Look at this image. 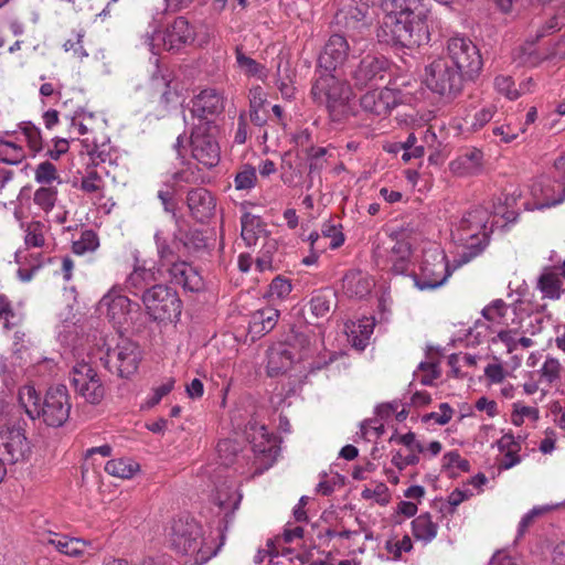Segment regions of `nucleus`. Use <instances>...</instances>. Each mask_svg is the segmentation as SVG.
<instances>
[{
  "label": "nucleus",
  "instance_id": "nucleus-1",
  "mask_svg": "<svg viewBox=\"0 0 565 565\" xmlns=\"http://www.w3.org/2000/svg\"><path fill=\"white\" fill-rule=\"evenodd\" d=\"M17 405L29 419L42 417L45 425L55 428L66 423L72 407L67 387L62 384L51 386L42 403L35 388L24 385L19 390Z\"/></svg>",
  "mask_w": 565,
  "mask_h": 565
},
{
  "label": "nucleus",
  "instance_id": "nucleus-2",
  "mask_svg": "<svg viewBox=\"0 0 565 565\" xmlns=\"http://www.w3.org/2000/svg\"><path fill=\"white\" fill-rule=\"evenodd\" d=\"M384 11L385 15L376 31L380 43L396 49H415L428 44L430 33L426 22L427 17Z\"/></svg>",
  "mask_w": 565,
  "mask_h": 565
},
{
  "label": "nucleus",
  "instance_id": "nucleus-3",
  "mask_svg": "<svg viewBox=\"0 0 565 565\" xmlns=\"http://www.w3.org/2000/svg\"><path fill=\"white\" fill-rule=\"evenodd\" d=\"M489 212L477 206L466 212L452 231L454 237L463 245V249L455 258V268L468 264L479 256L488 246L492 230H487Z\"/></svg>",
  "mask_w": 565,
  "mask_h": 565
},
{
  "label": "nucleus",
  "instance_id": "nucleus-4",
  "mask_svg": "<svg viewBox=\"0 0 565 565\" xmlns=\"http://www.w3.org/2000/svg\"><path fill=\"white\" fill-rule=\"evenodd\" d=\"M25 427L21 406L0 398V457L9 463L23 460L30 452Z\"/></svg>",
  "mask_w": 565,
  "mask_h": 565
},
{
  "label": "nucleus",
  "instance_id": "nucleus-5",
  "mask_svg": "<svg viewBox=\"0 0 565 565\" xmlns=\"http://www.w3.org/2000/svg\"><path fill=\"white\" fill-rule=\"evenodd\" d=\"M153 239L160 267L168 274L169 282L181 287L184 292L204 291L205 281L200 270L188 258L175 257L163 232L157 231Z\"/></svg>",
  "mask_w": 565,
  "mask_h": 565
},
{
  "label": "nucleus",
  "instance_id": "nucleus-6",
  "mask_svg": "<svg viewBox=\"0 0 565 565\" xmlns=\"http://www.w3.org/2000/svg\"><path fill=\"white\" fill-rule=\"evenodd\" d=\"M350 83L335 75V71L316 67L311 83L310 97L317 105H324L333 115L350 99Z\"/></svg>",
  "mask_w": 565,
  "mask_h": 565
},
{
  "label": "nucleus",
  "instance_id": "nucleus-7",
  "mask_svg": "<svg viewBox=\"0 0 565 565\" xmlns=\"http://www.w3.org/2000/svg\"><path fill=\"white\" fill-rule=\"evenodd\" d=\"M423 77V83L431 93L447 100L461 95L466 83L470 82L441 56L425 66Z\"/></svg>",
  "mask_w": 565,
  "mask_h": 565
},
{
  "label": "nucleus",
  "instance_id": "nucleus-8",
  "mask_svg": "<svg viewBox=\"0 0 565 565\" xmlns=\"http://www.w3.org/2000/svg\"><path fill=\"white\" fill-rule=\"evenodd\" d=\"M150 320L158 323L177 322L182 312V300L178 291L169 285L159 284L146 291L141 299Z\"/></svg>",
  "mask_w": 565,
  "mask_h": 565
},
{
  "label": "nucleus",
  "instance_id": "nucleus-9",
  "mask_svg": "<svg viewBox=\"0 0 565 565\" xmlns=\"http://www.w3.org/2000/svg\"><path fill=\"white\" fill-rule=\"evenodd\" d=\"M195 28L184 17H177L163 30H154L147 35V43L153 54L161 50L178 53L195 40Z\"/></svg>",
  "mask_w": 565,
  "mask_h": 565
},
{
  "label": "nucleus",
  "instance_id": "nucleus-10",
  "mask_svg": "<svg viewBox=\"0 0 565 565\" xmlns=\"http://www.w3.org/2000/svg\"><path fill=\"white\" fill-rule=\"evenodd\" d=\"M470 82L476 81L483 66L478 46L467 36L456 35L447 40L446 54L441 56Z\"/></svg>",
  "mask_w": 565,
  "mask_h": 565
},
{
  "label": "nucleus",
  "instance_id": "nucleus-11",
  "mask_svg": "<svg viewBox=\"0 0 565 565\" xmlns=\"http://www.w3.org/2000/svg\"><path fill=\"white\" fill-rule=\"evenodd\" d=\"M172 548L182 555L195 554V563L201 565L213 557L220 546L213 552L203 551V529L193 519H179L172 525Z\"/></svg>",
  "mask_w": 565,
  "mask_h": 565
},
{
  "label": "nucleus",
  "instance_id": "nucleus-12",
  "mask_svg": "<svg viewBox=\"0 0 565 565\" xmlns=\"http://www.w3.org/2000/svg\"><path fill=\"white\" fill-rule=\"evenodd\" d=\"M391 67L392 63L385 56L366 54L356 64L349 65L343 75L348 76L358 89L376 88L385 81Z\"/></svg>",
  "mask_w": 565,
  "mask_h": 565
},
{
  "label": "nucleus",
  "instance_id": "nucleus-13",
  "mask_svg": "<svg viewBox=\"0 0 565 565\" xmlns=\"http://www.w3.org/2000/svg\"><path fill=\"white\" fill-rule=\"evenodd\" d=\"M451 275L447 255L436 248L424 253L418 273L412 278L419 290H431L443 286Z\"/></svg>",
  "mask_w": 565,
  "mask_h": 565
},
{
  "label": "nucleus",
  "instance_id": "nucleus-14",
  "mask_svg": "<svg viewBox=\"0 0 565 565\" xmlns=\"http://www.w3.org/2000/svg\"><path fill=\"white\" fill-rule=\"evenodd\" d=\"M412 243L405 237L391 235L387 241L377 245L374 258L377 266L387 268L396 275H405L412 264Z\"/></svg>",
  "mask_w": 565,
  "mask_h": 565
},
{
  "label": "nucleus",
  "instance_id": "nucleus-15",
  "mask_svg": "<svg viewBox=\"0 0 565 565\" xmlns=\"http://www.w3.org/2000/svg\"><path fill=\"white\" fill-rule=\"evenodd\" d=\"M217 126H191L190 147L194 160L206 169L216 167L221 159V148L217 141Z\"/></svg>",
  "mask_w": 565,
  "mask_h": 565
},
{
  "label": "nucleus",
  "instance_id": "nucleus-16",
  "mask_svg": "<svg viewBox=\"0 0 565 565\" xmlns=\"http://www.w3.org/2000/svg\"><path fill=\"white\" fill-rule=\"evenodd\" d=\"M105 367L121 379H129L134 375L141 361L139 345L130 339L121 338L115 348H108L105 354Z\"/></svg>",
  "mask_w": 565,
  "mask_h": 565
},
{
  "label": "nucleus",
  "instance_id": "nucleus-17",
  "mask_svg": "<svg viewBox=\"0 0 565 565\" xmlns=\"http://www.w3.org/2000/svg\"><path fill=\"white\" fill-rule=\"evenodd\" d=\"M70 383L75 393L92 405H98L105 397V386L98 373L86 362L73 366Z\"/></svg>",
  "mask_w": 565,
  "mask_h": 565
},
{
  "label": "nucleus",
  "instance_id": "nucleus-18",
  "mask_svg": "<svg viewBox=\"0 0 565 565\" xmlns=\"http://www.w3.org/2000/svg\"><path fill=\"white\" fill-rule=\"evenodd\" d=\"M369 13L370 7L367 3L352 0V3L338 10L334 15V24L345 36L356 42L363 38L371 26Z\"/></svg>",
  "mask_w": 565,
  "mask_h": 565
},
{
  "label": "nucleus",
  "instance_id": "nucleus-19",
  "mask_svg": "<svg viewBox=\"0 0 565 565\" xmlns=\"http://www.w3.org/2000/svg\"><path fill=\"white\" fill-rule=\"evenodd\" d=\"M204 232L192 226H182L177 222V228L173 232L172 241L169 247L181 258H200L209 250V242Z\"/></svg>",
  "mask_w": 565,
  "mask_h": 565
},
{
  "label": "nucleus",
  "instance_id": "nucleus-20",
  "mask_svg": "<svg viewBox=\"0 0 565 565\" xmlns=\"http://www.w3.org/2000/svg\"><path fill=\"white\" fill-rule=\"evenodd\" d=\"M224 97L214 88H205L193 96L189 103L191 114V126L203 125L216 126L215 118L224 111Z\"/></svg>",
  "mask_w": 565,
  "mask_h": 565
},
{
  "label": "nucleus",
  "instance_id": "nucleus-21",
  "mask_svg": "<svg viewBox=\"0 0 565 565\" xmlns=\"http://www.w3.org/2000/svg\"><path fill=\"white\" fill-rule=\"evenodd\" d=\"M349 54L350 45L347 36L338 32L333 33L326 42L316 67L335 72L338 70L348 71Z\"/></svg>",
  "mask_w": 565,
  "mask_h": 565
},
{
  "label": "nucleus",
  "instance_id": "nucleus-22",
  "mask_svg": "<svg viewBox=\"0 0 565 565\" xmlns=\"http://www.w3.org/2000/svg\"><path fill=\"white\" fill-rule=\"evenodd\" d=\"M130 299L122 295L120 290L111 288L97 305V311L100 315L106 316L108 321L113 323L115 328L122 327L131 311Z\"/></svg>",
  "mask_w": 565,
  "mask_h": 565
},
{
  "label": "nucleus",
  "instance_id": "nucleus-23",
  "mask_svg": "<svg viewBox=\"0 0 565 565\" xmlns=\"http://www.w3.org/2000/svg\"><path fill=\"white\" fill-rule=\"evenodd\" d=\"M360 534L359 531L345 530L343 527H324L317 531L316 536L320 544L330 547L328 555L354 554L352 541Z\"/></svg>",
  "mask_w": 565,
  "mask_h": 565
},
{
  "label": "nucleus",
  "instance_id": "nucleus-24",
  "mask_svg": "<svg viewBox=\"0 0 565 565\" xmlns=\"http://www.w3.org/2000/svg\"><path fill=\"white\" fill-rule=\"evenodd\" d=\"M186 205L190 215L195 221L204 223L214 215L216 201L207 189L193 188L186 194Z\"/></svg>",
  "mask_w": 565,
  "mask_h": 565
},
{
  "label": "nucleus",
  "instance_id": "nucleus-25",
  "mask_svg": "<svg viewBox=\"0 0 565 565\" xmlns=\"http://www.w3.org/2000/svg\"><path fill=\"white\" fill-rule=\"evenodd\" d=\"M41 542L53 545L60 553L75 558L82 557L84 555V547L90 545V541L85 539L73 537L51 531L43 534Z\"/></svg>",
  "mask_w": 565,
  "mask_h": 565
},
{
  "label": "nucleus",
  "instance_id": "nucleus-26",
  "mask_svg": "<svg viewBox=\"0 0 565 565\" xmlns=\"http://www.w3.org/2000/svg\"><path fill=\"white\" fill-rule=\"evenodd\" d=\"M157 280L154 267L147 268L143 264L135 265L132 271L126 278L125 287L130 294L142 299L146 291L152 288V286L159 285Z\"/></svg>",
  "mask_w": 565,
  "mask_h": 565
},
{
  "label": "nucleus",
  "instance_id": "nucleus-27",
  "mask_svg": "<svg viewBox=\"0 0 565 565\" xmlns=\"http://www.w3.org/2000/svg\"><path fill=\"white\" fill-rule=\"evenodd\" d=\"M294 364V354L285 345L271 347L267 352V375L270 377L286 373Z\"/></svg>",
  "mask_w": 565,
  "mask_h": 565
},
{
  "label": "nucleus",
  "instance_id": "nucleus-28",
  "mask_svg": "<svg viewBox=\"0 0 565 565\" xmlns=\"http://www.w3.org/2000/svg\"><path fill=\"white\" fill-rule=\"evenodd\" d=\"M482 158L481 150L468 149L450 162V169L459 175L475 174L481 167Z\"/></svg>",
  "mask_w": 565,
  "mask_h": 565
},
{
  "label": "nucleus",
  "instance_id": "nucleus-29",
  "mask_svg": "<svg viewBox=\"0 0 565 565\" xmlns=\"http://www.w3.org/2000/svg\"><path fill=\"white\" fill-rule=\"evenodd\" d=\"M367 92L361 97V107L371 114L376 116H385L392 109L388 99L391 98V90L376 92L375 88Z\"/></svg>",
  "mask_w": 565,
  "mask_h": 565
},
{
  "label": "nucleus",
  "instance_id": "nucleus-30",
  "mask_svg": "<svg viewBox=\"0 0 565 565\" xmlns=\"http://www.w3.org/2000/svg\"><path fill=\"white\" fill-rule=\"evenodd\" d=\"M266 231V223L260 216L245 212L241 216V236L246 246L256 245L260 235Z\"/></svg>",
  "mask_w": 565,
  "mask_h": 565
},
{
  "label": "nucleus",
  "instance_id": "nucleus-31",
  "mask_svg": "<svg viewBox=\"0 0 565 565\" xmlns=\"http://www.w3.org/2000/svg\"><path fill=\"white\" fill-rule=\"evenodd\" d=\"M536 288L543 299L558 300L563 290V281L557 271L545 269L537 278Z\"/></svg>",
  "mask_w": 565,
  "mask_h": 565
},
{
  "label": "nucleus",
  "instance_id": "nucleus-32",
  "mask_svg": "<svg viewBox=\"0 0 565 565\" xmlns=\"http://www.w3.org/2000/svg\"><path fill=\"white\" fill-rule=\"evenodd\" d=\"M343 289L350 297L364 298L372 289V282L362 271L351 270L343 277Z\"/></svg>",
  "mask_w": 565,
  "mask_h": 565
},
{
  "label": "nucleus",
  "instance_id": "nucleus-33",
  "mask_svg": "<svg viewBox=\"0 0 565 565\" xmlns=\"http://www.w3.org/2000/svg\"><path fill=\"white\" fill-rule=\"evenodd\" d=\"M412 534L415 540L423 542L425 545L430 543L438 533V524L433 521L430 513L425 512L413 519Z\"/></svg>",
  "mask_w": 565,
  "mask_h": 565
},
{
  "label": "nucleus",
  "instance_id": "nucleus-34",
  "mask_svg": "<svg viewBox=\"0 0 565 565\" xmlns=\"http://www.w3.org/2000/svg\"><path fill=\"white\" fill-rule=\"evenodd\" d=\"M335 303V292L331 288H321L311 294L308 302L310 312L317 319L324 318Z\"/></svg>",
  "mask_w": 565,
  "mask_h": 565
},
{
  "label": "nucleus",
  "instance_id": "nucleus-35",
  "mask_svg": "<svg viewBox=\"0 0 565 565\" xmlns=\"http://www.w3.org/2000/svg\"><path fill=\"white\" fill-rule=\"evenodd\" d=\"M279 310L273 307H265L255 311L252 316L250 331L255 334L270 332L279 319Z\"/></svg>",
  "mask_w": 565,
  "mask_h": 565
},
{
  "label": "nucleus",
  "instance_id": "nucleus-36",
  "mask_svg": "<svg viewBox=\"0 0 565 565\" xmlns=\"http://www.w3.org/2000/svg\"><path fill=\"white\" fill-rule=\"evenodd\" d=\"M383 8L397 13L406 12L414 17H427L429 12L423 0H384Z\"/></svg>",
  "mask_w": 565,
  "mask_h": 565
},
{
  "label": "nucleus",
  "instance_id": "nucleus-37",
  "mask_svg": "<svg viewBox=\"0 0 565 565\" xmlns=\"http://www.w3.org/2000/svg\"><path fill=\"white\" fill-rule=\"evenodd\" d=\"M374 320L364 318L354 322L350 330V340L352 347L358 350H364L374 330Z\"/></svg>",
  "mask_w": 565,
  "mask_h": 565
},
{
  "label": "nucleus",
  "instance_id": "nucleus-38",
  "mask_svg": "<svg viewBox=\"0 0 565 565\" xmlns=\"http://www.w3.org/2000/svg\"><path fill=\"white\" fill-rule=\"evenodd\" d=\"M236 64L238 68L249 77L265 79L267 77V70L265 65L258 63L254 58L247 56L242 46L235 49Z\"/></svg>",
  "mask_w": 565,
  "mask_h": 565
},
{
  "label": "nucleus",
  "instance_id": "nucleus-39",
  "mask_svg": "<svg viewBox=\"0 0 565 565\" xmlns=\"http://www.w3.org/2000/svg\"><path fill=\"white\" fill-rule=\"evenodd\" d=\"M182 168L171 173V186H181L182 184H195L202 181L201 169L191 162L182 160Z\"/></svg>",
  "mask_w": 565,
  "mask_h": 565
},
{
  "label": "nucleus",
  "instance_id": "nucleus-40",
  "mask_svg": "<svg viewBox=\"0 0 565 565\" xmlns=\"http://www.w3.org/2000/svg\"><path fill=\"white\" fill-rule=\"evenodd\" d=\"M140 466L138 462L130 458H117L108 460L105 465V471L114 477L121 479H129L139 471Z\"/></svg>",
  "mask_w": 565,
  "mask_h": 565
},
{
  "label": "nucleus",
  "instance_id": "nucleus-41",
  "mask_svg": "<svg viewBox=\"0 0 565 565\" xmlns=\"http://www.w3.org/2000/svg\"><path fill=\"white\" fill-rule=\"evenodd\" d=\"M247 439L254 444V450L265 452L266 448L263 446L264 441H269V433L265 425H259L256 422L249 420L246 426Z\"/></svg>",
  "mask_w": 565,
  "mask_h": 565
},
{
  "label": "nucleus",
  "instance_id": "nucleus-42",
  "mask_svg": "<svg viewBox=\"0 0 565 565\" xmlns=\"http://www.w3.org/2000/svg\"><path fill=\"white\" fill-rule=\"evenodd\" d=\"M24 150L12 141L0 140V161L7 164H19L24 159Z\"/></svg>",
  "mask_w": 565,
  "mask_h": 565
},
{
  "label": "nucleus",
  "instance_id": "nucleus-43",
  "mask_svg": "<svg viewBox=\"0 0 565 565\" xmlns=\"http://www.w3.org/2000/svg\"><path fill=\"white\" fill-rule=\"evenodd\" d=\"M33 201L45 213L51 212L57 201V189L55 186H41L34 192Z\"/></svg>",
  "mask_w": 565,
  "mask_h": 565
},
{
  "label": "nucleus",
  "instance_id": "nucleus-44",
  "mask_svg": "<svg viewBox=\"0 0 565 565\" xmlns=\"http://www.w3.org/2000/svg\"><path fill=\"white\" fill-rule=\"evenodd\" d=\"M99 246V238L95 231L85 230L79 239L74 241L72 250L76 255H84L87 252H94Z\"/></svg>",
  "mask_w": 565,
  "mask_h": 565
},
{
  "label": "nucleus",
  "instance_id": "nucleus-45",
  "mask_svg": "<svg viewBox=\"0 0 565 565\" xmlns=\"http://www.w3.org/2000/svg\"><path fill=\"white\" fill-rule=\"evenodd\" d=\"M34 179L38 183L47 186H51L54 181L61 183L57 169L51 161H43L36 166Z\"/></svg>",
  "mask_w": 565,
  "mask_h": 565
},
{
  "label": "nucleus",
  "instance_id": "nucleus-46",
  "mask_svg": "<svg viewBox=\"0 0 565 565\" xmlns=\"http://www.w3.org/2000/svg\"><path fill=\"white\" fill-rule=\"evenodd\" d=\"M565 25V10L557 11L542 26L536 30L535 41L559 31Z\"/></svg>",
  "mask_w": 565,
  "mask_h": 565
},
{
  "label": "nucleus",
  "instance_id": "nucleus-47",
  "mask_svg": "<svg viewBox=\"0 0 565 565\" xmlns=\"http://www.w3.org/2000/svg\"><path fill=\"white\" fill-rule=\"evenodd\" d=\"M20 129L25 137L29 148L34 152L41 151L43 145L40 128L31 121H23L20 124Z\"/></svg>",
  "mask_w": 565,
  "mask_h": 565
},
{
  "label": "nucleus",
  "instance_id": "nucleus-48",
  "mask_svg": "<svg viewBox=\"0 0 565 565\" xmlns=\"http://www.w3.org/2000/svg\"><path fill=\"white\" fill-rule=\"evenodd\" d=\"M44 242V224L39 221L29 223L25 228V245L28 247H42Z\"/></svg>",
  "mask_w": 565,
  "mask_h": 565
},
{
  "label": "nucleus",
  "instance_id": "nucleus-49",
  "mask_svg": "<svg viewBox=\"0 0 565 565\" xmlns=\"http://www.w3.org/2000/svg\"><path fill=\"white\" fill-rule=\"evenodd\" d=\"M306 152L309 161V174L319 173L324 167L328 148L310 145Z\"/></svg>",
  "mask_w": 565,
  "mask_h": 565
},
{
  "label": "nucleus",
  "instance_id": "nucleus-50",
  "mask_svg": "<svg viewBox=\"0 0 565 565\" xmlns=\"http://www.w3.org/2000/svg\"><path fill=\"white\" fill-rule=\"evenodd\" d=\"M291 290L292 286L290 279L279 275L275 277L269 284L267 295L270 298L282 300L289 296Z\"/></svg>",
  "mask_w": 565,
  "mask_h": 565
},
{
  "label": "nucleus",
  "instance_id": "nucleus-51",
  "mask_svg": "<svg viewBox=\"0 0 565 565\" xmlns=\"http://www.w3.org/2000/svg\"><path fill=\"white\" fill-rule=\"evenodd\" d=\"M494 87L499 94L504 95L510 100L518 99L521 92L515 88L514 81L508 75H498L494 78Z\"/></svg>",
  "mask_w": 565,
  "mask_h": 565
},
{
  "label": "nucleus",
  "instance_id": "nucleus-52",
  "mask_svg": "<svg viewBox=\"0 0 565 565\" xmlns=\"http://www.w3.org/2000/svg\"><path fill=\"white\" fill-rule=\"evenodd\" d=\"M508 305L502 299H495L482 309V317L492 323H500L505 316Z\"/></svg>",
  "mask_w": 565,
  "mask_h": 565
},
{
  "label": "nucleus",
  "instance_id": "nucleus-53",
  "mask_svg": "<svg viewBox=\"0 0 565 565\" xmlns=\"http://www.w3.org/2000/svg\"><path fill=\"white\" fill-rule=\"evenodd\" d=\"M342 226L332 224L330 222L323 223L321 227L322 239L330 238L329 247L332 249L339 248L344 243V235L341 232Z\"/></svg>",
  "mask_w": 565,
  "mask_h": 565
},
{
  "label": "nucleus",
  "instance_id": "nucleus-54",
  "mask_svg": "<svg viewBox=\"0 0 565 565\" xmlns=\"http://www.w3.org/2000/svg\"><path fill=\"white\" fill-rule=\"evenodd\" d=\"M385 550L392 555L394 561H398L402 554L408 553L413 550V542L408 535H404L402 540H387L385 542Z\"/></svg>",
  "mask_w": 565,
  "mask_h": 565
},
{
  "label": "nucleus",
  "instance_id": "nucleus-55",
  "mask_svg": "<svg viewBox=\"0 0 565 565\" xmlns=\"http://www.w3.org/2000/svg\"><path fill=\"white\" fill-rule=\"evenodd\" d=\"M277 249V243L270 238L263 245L258 257L256 258V267L259 271L271 268L273 255Z\"/></svg>",
  "mask_w": 565,
  "mask_h": 565
},
{
  "label": "nucleus",
  "instance_id": "nucleus-56",
  "mask_svg": "<svg viewBox=\"0 0 565 565\" xmlns=\"http://www.w3.org/2000/svg\"><path fill=\"white\" fill-rule=\"evenodd\" d=\"M257 181L256 170L252 166H245L244 169L236 173L234 184L236 190H250Z\"/></svg>",
  "mask_w": 565,
  "mask_h": 565
},
{
  "label": "nucleus",
  "instance_id": "nucleus-57",
  "mask_svg": "<svg viewBox=\"0 0 565 565\" xmlns=\"http://www.w3.org/2000/svg\"><path fill=\"white\" fill-rule=\"evenodd\" d=\"M562 365L555 358L548 356L543 363L540 373L542 379L548 384H553L561 379Z\"/></svg>",
  "mask_w": 565,
  "mask_h": 565
},
{
  "label": "nucleus",
  "instance_id": "nucleus-58",
  "mask_svg": "<svg viewBox=\"0 0 565 565\" xmlns=\"http://www.w3.org/2000/svg\"><path fill=\"white\" fill-rule=\"evenodd\" d=\"M497 113V106L494 105H487L482 107L481 109L477 110L471 119L470 128L472 131H478L482 129L490 120L493 118V116Z\"/></svg>",
  "mask_w": 565,
  "mask_h": 565
},
{
  "label": "nucleus",
  "instance_id": "nucleus-59",
  "mask_svg": "<svg viewBox=\"0 0 565 565\" xmlns=\"http://www.w3.org/2000/svg\"><path fill=\"white\" fill-rule=\"evenodd\" d=\"M390 443H395L397 445H402L406 448L407 451H424V445L416 439V435L413 431H408L404 435H398L395 431L388 439Z\"/></svg>",
  "mask_w": 565,
  "mask_h": 565
},
{
  "label": "nucleus",
  "instance_id": "nucleus-60",
  "mask_svg": "<svg viewBox=\"0 0 565 565\" xmlns=\"http://www.w3.org/2000/svg\"><path fill=\"white\" fill-rule=\"evenodd\" d=\"M440 414L436 412H431L428 414H425L422 417L423 423H428L430 420H434L436 424L444 426L448 424L451 420L454 409L448 403H441L439 405Z\"/></svg>",
  "mask_w": 565,
  "mask_h": 565
},
{
  "label": "nucleus",
  "instance_id": "nucleus-61",
  "mask_svg": "<svg viewBox=\"0 0 565 565\" xmlns=\"http://www.w3.org/2000/svg\"><path fill=\"white\" fill-rule=\"evenodd\" d=\"M456 467L460 471L468 472L470 470V462L462 459L457 450L446 452L443 457V468L448 470Z\"/></svg>",
  "mask_w": 565,
  "mask_h": 565
},
{
  "label": "nucleus",
  "instance_id": "nucleus-62",
  "mask_svg": "<svg viewBox=\"0 0 565 565\" xmlns=\"http://www.w3.org/2000/svg\"><path fill=\"white\" fill-rule=\"evenodd\" d=\"M363 499H375V501L385 505L390 501L388 488L384 483H379L374 489L365 488L361 493Z\"/></svg>",
  "mask_w": 565,
  "mask_h": 565
},
{
  "label": "nucleus",
  "instance_id": "nucleus-63",
  "mask_svg": "<svg viewBox=\"0 0 565 565\" xmlns=\"http://www.w3.org/2000/svg\"><path fill=\"white\" fill-rule=\"evenodd\" d=\"M417 370L425 373L419 380L423 385H433L434 381L440 376V371L436 362L423 361L418 364Z\"/></svg>",
  "mask_w": 565,
  "mask_h": 565
},
{
  "label": "nucleus",
  "instance_id": "nucleus-64",
  "mask_svg": "<svg viewBox=\"0 0 565 565\" xmlns=\"http://www.w3.org/2000/svg\"><path fill=\"white\" fill-rule=\"evenodd\" d=\"M79 188L86 193H95L103 189V180L97 171L92 170L82 178Z\"/></svg>",
  "mask_w": 565,
  "mask_h": 565
}]
</instances>
